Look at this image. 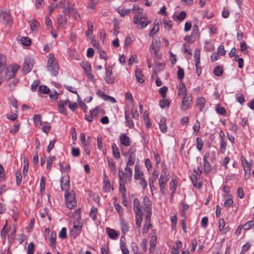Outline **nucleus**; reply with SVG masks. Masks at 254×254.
<instances>
[{
	"label": "nucleus",
	"instance_id": "nucleus-1",
	"mask_svg": "<svg viewBox=\"0 0 254 254\" xmlns=\"http://www.w3.org/2000/svg\"><path fill=\"white\" fill-rule=\"evenodd\" d=\"M47 68L52 76H56L59 73V67L56 58L52 54L49 55Z\"/></svg>",
	"mask_w": 254,
	"mask_h": 254
},
{
	"label": "nucleus",
	"instance_id": "nucleus-2",
	"mask_svg": "<svg viewBox=\"0 0 254 254\" xmlns=\"http://www.w3.org/2000/svg\"><path fill=\"white\" fill-rule=\"evenodd\" d=\"M66 206L69 209H72L76 205L75 194L73 192H68L64 194Z\"/></svg>",
	"mask_w": 254,
	"mask_h": 254
},
{
	"label": "nucleus",
	"instance_id": "nucleus-3",
	"mask_svg": "<svg viewBox=\"0 0 254 254\" xmlns=\"http://www.w3.org/2000/svg\"><path fill=\"white\" fill-rule=\"evenodd\" d=\"M19 68V66L17 65H10L7 66L5 72L4 79L7 81L12 78Z\"/></svg>",
	"mask_w": 254,
	"mask_h": 254
},
{
	"label": "nucleus",
	"instance_id": "nucleus-4",
	"mask_svg": "<svg viewBox=\"0 0 254 254\" xmlns=\"http://www.w3.org/2000/svg\"><path fill=\"white\" fill-rule=\"evenodd\" d=\"M133 22L137 25L139 29L145 28L149 23L146 20V18L142 15H135L133 18Z\"/></svg>",
	"mask_w": 254,
	"mask_h": 254
},
{
	"label": "nucleus",
	"instance_id": "nucleus-5",
	"mask_svg": "<svg viewBox=\"0 0 254 254\" xmlns=\"http://www.w3.org/2000/svg\"><path fill=\"white\" fill-rule=\"evenodd\" d=\"M80 65L84 69L87 78L93 81L94 80V76L92 74V69L90 64L87 62H82L80 63Z\"/></svg>",
	"mask_w": 254,
	"mask_h": 254
},
{
	"label": "nucleus",
	"instance_id": "nucleus-6",
	"mask_svg": "<svg viewBox=\"0 0 254 254\" xmlns=\"http://www.w3.org/2000/svg\"><path fill=\"white\" fill-rule=\"evenodd\" d=\"M160 47V42L156 39H153L150 46V51L151 53H153L155 57L160 58L161 56L158 54V51Z\"/></svg>",
	"mask_w": 254,
	"mask_h": 254
},
{
	"label": "nucleus",
	"instance_id": "nucleus-7",
	"mask_svg": "<svg viewBox=\"0 0 254 254\" xmlns=\"http://www.w3.org/2000/svg\"><path fill=\"white\" fill-rule=\"evenodd\" d=\"M135 151L136 150L133 147H131L129 149L127 153L128 157L127 161V166L130 167L134 164L135 161Z\"/></svg>",
	"mask_w": 254,
	"mask_h": 254
},
{
	"label": "nucleus",
	"instance_id": "nucleus-8",
	"mask_svg": "<svg viewBox=\"0 0 254 254\" xmlns=\"http://www.w3.org/2000/svg\"><path fill=\"white\" fill-rule=\"evenodd\" d=\"M113 68L111 66L106 67V74L104 79L108 84H112L114 82V77L112 76Z\"/></svg>",
	"mask_w": 254,
	"mask_h": 254
},
{
	"label": "nucleus",
	"instance_id": "nucleus-9",
	"mask_svg": "<svg viewBox=\"0 0 254 254\" xmlns=\"http://www.w3.org/2000/svg\"><path fill=\"white\" fill-rule=\"evenodd\" d=\"M74 4L71 2L68 3V10L66 13L69 14V17H72L75 19L77 20L79 18L80 16L76 10L74 8Z\"/></svg>",
	"mask_w": 254,
	"mask_h": 254
},
{
	"label": "nucleus",
	"instance_id": "nucleus-10",
	"mask_svg": "<svg viewBox=\"0 0 254 254\" xmlns=\"http://www.w3.org/2000/svg\"><path fill=\"white\" fill-rule=\"evenodd\" d=\"M33 67V61L30 58H27L25 60L24 64L23 66V70L24 73H27L32 69Z\"/></svg>",
	"mask_w": 254,
	"mask_h": 254
},
{
	"label": "nucleus",
	"instance_id": "nucleus-11",
	"mask_svg": "<svg viewBox=\"0 0 254 254\" xmlns=\"http://www.w3.org/2000/svg\"><path fill=\"white\" fill-rule=\"evenodd\" d=\"M61 182V188L63 191H65V193L68 192L70 185H69V179L68 176L64 181V178H61L60 180Z\"/></svg>",
	"mask_w": 254,
	"mask_h": 254
},
{
	"label": "nucleus",
	"instance_id": "nucleus-12",
	"mask_svg": "<svg viewBox=\"0 0 254 254\" xmlns=\"http://www.w3.org/2000/svg\"><path fill=\"white\" fill-rule=\"evenodd\" d=\"M0 17L2 18L6 23L10 22L12 20V17L9 11L0 10Z\"/></svg>",
	"mask_w": 254,
	"mask_h": 254
},
{
	"label": "nucleus",
	"instance_id": "nucleus-13",
	"mask_svg": "<svg viewBox=\"0 0 254 254\" xmlns=\"http://www.w3.org/2000/svg\"><path fill=\"white\" fill-rule=\"evenodd\" d=\"M82 228V224L78 222L77 224H74V226L70 231L71 236L75 237L80 232Z\"/></svg>",
	"mask_w": 254,
	"mask_h": 254
},
{
	"label": "nucleus",
	"instance_id": "nucleus-14",
	"mask_svg": "<svg viewBox=\"0 0 254 254\" xmlns=\"http://www.w3.org/2000/svg\"><path fill=\"white\" fill-rule=\"evenodd\" d=\"M120 141L121 144L125 146H128L130 145V138L125 133H122L121 134Z\"/></svg>",
	"mask_w": 254,
	"mask_h": 254
},
{
	"label": "nucleus",
	"instance_id": "nucleus-15",
	"mask_svg": "<svg viewBox=\"0 0 254 254\" xmlns=\"http://www.w3.org/2000/svg\"><path fill=\"white\" fill-rule=\"evenodd\" d=\"M190 101L191 98L190 96H184L182 100V110H186L188 108Z\"/></svg>",
	"mask_w": 254,
	"mask_h": 254
},
{
	"label": "nucleus",
	"instance_id": "nucleus-16",
	"mask_svg": "<svg viewBox=\"0 0 254 254\" xmlns=\"http://www.w3.org/2000/svg\"><path fill=\"white\" fill-rule=\"evenodd\" d=\"M143 172L141 170H140L139 166L137 165H135L134 167V179L138 180L139 179L143 177Z\"/></svg>",
	"mask_w": 254,
	"mask_h": 254
},
{
	"label": "nucleus",
	"instance_id": "nucleus-17",
	"mask_svg": "<svg viewBox=\"0 0 254 254\" xmlns=\"http://www.w3.org/2000/svg\"><path fill=\"white\" fill-rule=\"evenodd\" d=\"M178 95L181 96L186 95L187 89L185 84L183 82H180L178 86Z\"/></svg>",
	"mask_w": 254,
	"mask_h": 254
},
{
	"label": "nucleus",
	"instance_id": "nucleus-18",
	"mask_svg": "<svg viewBox=\"0 0 254 254\" xmlns=\"http://www.w3.org/2000/svg\"><path fill=\"white\" fill-rule=\"evenodd\" d=\"M107 162L108 166L110 169V170L111 172L115 175L117 173V169H116V166L113 162V159L111 158H107Z\"/></svg>",
	"mask_w": 254,
	"mask_h": 254
},
{
	"label": "nucleus",
	"instance_id": "nucleus-19",
	"mask_svg": "<svg viewBox=\"0 0 254 254\" xmlns=\"http://www.w3.org/2000/svg\"><path fill=\"white\" fill-rule=\"evenodd\" d=\"M209 154L208 153H205L204 155L203 160V167L204 170L205 172H209L210 171V167L209 162L207 161V158H208Z\"/></svg>",
	"mask_w": 254,
	"mask_h": 254
},
{
	"label": "nucleus",
	"instance_id": "nucleus-20",
	"mask_svg": "<svg viewBox=\"0 0 254 254\" xmlns=\"http://www.w3.org/2000/svg\"><path fill=\"white\" fill-rule=\"evenodd\" d=\"M142 212L135 213V224L140 229L142 220Z\"/></svg>",
	"mask_w": 254,
	"mask_h": 254
},
{
	"label": "nucleus",
	"instance_id": "nucleus-21",
	"mask_svg": "<svg viewBox=\"0 0 254 254\" xmlns=\"http://www.w3.org/2000/svg\"><path fill=\"white\" fill-rule=\"evenodd\" d=\"M120 225L122 233L125 234L128 231V226L127 222L124 219H121Z\"/></svg>",
	"mask_w": 254,
	"mask_h": 254
},
{
	"label": "nucleus",
	"instance_id": "nucleus-22",
	"mask_svg": "<svg viewBox=\"0 0 254 254\" xmlns=\"http://www.w3.org/2000/svg\"><path fill=\"white\" fill-rule=\"evenodd\" d=\"M112 153L113 156L116 159H119L120 158V153L119 150L115 143H113L112 145Z\"/></svg>",
	"mask_w": 254,
	"mask_h": 254
},
{
	"label": "nucleus",
	"instance_id": "nucleus-23",
	"mask_svg": "<svg viewBox=\"0 0 254 254\" xmlns=\"http://www.w3.org/2000/svg\"><path fill=\"white\" fill-rule=\"evenodd\" d=\"M133 210L135 213L142 212L140 207L139 201L137 198L133 200Z\"/></svg>",
	"mask_w": 254,
	"mask_h": 254
},
{
	"label": "nucleus",
	"instance_id": "nucleus-24",
	"mask_svg": "<svg viewBox=\"0 0 254 254\" xmlns=\"http://www.w3.org/2000/svg\"><path fill=\"white\" fill-rule=\"evenodd\" d=\"M135 76L137 81L139 83H143L144 81V76L142 74V71L139 69L135 70Z\"/></svg>",
	"mask_w": 254,
	"mask_h": 254
},
{
	"label": "nucleus",
	"instance_id": "nucleus-25",
	"mask_svg": "<svg viewBox=\"0 0 254 254\" xmlns=\"http://www.w3.org/2000/svg\"><path fill=\"white\" fill-rule=\"evenodd\" d=\"M166 121L165 118H162L159 123V127L162 132H166L167 130V127L165 123Z\"/></svg>",
	"mask_w": 254,
	"mask_h": 254
},
{
	"label": "nucleus",
	"instance_id": "nucleus-26",
	"mask_svg": "<svg viewBox=\"0 0 254 254\" xmlns=\"http://www.w3.org/2000/svg\"><path fill=\"white\" fill-rule=\"evenodd\" d=\"M125 119L126 122V126L129 128H133L134 127V123L132 120L130 118L129 115L127 113L125 112Z\"/></svg>",
	"mask_w": 254,
	"mask_h": 254
},
{
	"label": "nucleus",
	"instance_id": "nucleus-27",
	"mask_svg": "<svg viewBox=\"0 0 254 254\" xmlns=\"http://www.w3.org/2000/svg\"><path fill=\"white\" fill-rule=\"evenodd\" d=\"M6 64L5 57L2 54H0V74L5 68Z\"/></svg>",
	"mask_w": 254,
	"mask_h": 254
},
{
	"label": "nucleus",
	"instance_id": "nucleus-28",
	"mask_svg": "<svg viewBox=\"0 0 254 254\" xmlns=\"http://www.w3.org/2000/svg\"><path fill=\"white\" fill-rule=\"evenodd\" d=\"M107 232L109 237L112 239H116L118 236V233L114 229L109 228H107Z\"/></svg>",
	"mask_w": 254,
	"mask_h": 254
},
{
	"label": "nucleus",
	"instance_id": "nucleus-29",
	"mask_svg": "<svg viewBox=\"0 0 254 254\" xmlns=\"http://www.w3.org/2000/svg\"><path fill=\"white\" fill-rule=\"evenodd\" d=\"M120 182V192L122 193V196L123 198H126V189L125 187V185L127 184V181H124L123 182Z\"/></svg>",
	"mask_w": 254,
	"mask_h": 254
},
{
	"label": "nucleus",
	"instance_id": "nucleus-30",
	"mask_svg": "<svg viewBox=\"0 0 254 254\" xmlns=\"http://www.w3.org/2000/svg\"><path fill=\"white\" fill-rule=\"evenodd\" d=\"M60 169L62 172H69L70 167L69 164L64 163H60Z\"/></svg>",
	"mask_w": 254,
	"mask_h": 254
},
{
	"label": "nucleus",
	"instance_id": "nucleus-31",
	"mask_svg": "<svg viewBox=\"0 0 254 254\" xmlns=\"http://www.w3.org/2000/svg\"><path fill=\"white\" fill-rule=\"evenodd\" d=\"M196 102L197 106L199 108V110L201 111L205 105V101L204 98L203 97H199L196 99Z\"/></svg>",
	"mask_w": 254,
	"mask_h": 254
},
{
	"label": "nucleus",
	"instance_id": "nucleus-32",
	"mask_svg": "<svg viewBox=\"0 0 254 254\" xmlns=\"http://www.w3.org/2000/svg\"><path fill=\"white\" fill-rule=\"evenodd\" d=\"M40 26L39 23L35 19H33L30 21V28L32 31H36Z\"/></svg>",
	"mask_w": 254,
	"mask_h": 254
},
{
	"label": "nucleus",
	"instance_id": "nucleus-33",
	"mask_svg": "<svg viewBox=\"0 0 254 254\" xmlns=\"http://www.w3.org/2000/svg\"><path fill=\"white\" fill-rule=\"evenodd\" d=\"M125 171L126 179L127 178L129 181H131L132 173L130 167L126 166L125 168Z\"/></svg>",
	"mask_w": 254,
	"mask_h": 254
},
{
	"label": "nucleus",
	"instance_id": "nucleus-34",
	"mask_svg": "<svg viewBox=\"0 0 254 254\" xmlns=\"http://www.w3.org/2000/svg\"><path fill=\"white\" fill-rule=\"evenodd\" d=\"M131 9H123L121 7H119L117 9L118 12L120 14V15L123 17L126 15H128L130 12Z\"/></svg>",
	"mask_w": 254,
	"mask_h": 254
},
{
	"label": "nucleus",
	"instance_id": "nucleus-35",
	"mask_svg": "<svg viewBox=\"0 0 254 254\" xmlns=\"http://www.w3.org/2000/svg\"><path fill=\"white\" fill-rule=\"evenodd\" d=\"M97 146L98 149L100 150H102L104 154H106V151L103 146L102 143V138L101 136H98L97 137Z\"/></svg>",
	"mask_w": 254,
	"mask_h": 254
},
{
	"label": "nucleus",
	"instance_id": "nucleus-36",
	"mask_svg": "<svg viewBox=\"0 0 254 254\" xmlns=\"http://www.w3.org/2000/svg\"><path fill=\"white\" fill-rule=\"evenodd\" d=\"M182 246V242L180 241H177L176 243V246L172 248V253L174 254H178L180 252L179 248Z\"/></svg>",
	"mask_w": 254,
	"mask_h": 254
},
{
	"label": "nucleus",
	"instance_id": "nucleus-37",
	"mask_svg": "<svg viewBox=\"0 0 254 254\" xmlns=\"http://www.w3.org/2000/svg\"><path fill=\"white\" fill-rule=\"evenodd\" d=\"M225 201L224 202V206L226 207H229L233 203V200L229 195H225Z\"/></svg>",
	"mask_w": 254,
	"mask_h": 254
},
{
	"label": "nucleus",
	"instance_id": "nucleus-38",
	"mask_svg": "<svg viewBox=\"0 0 254 254\" xmlns=\"http://www.w3.org/2000/svg\"><path fill=\"white\" fill-rule=\"evenodd\" d=\"M63 8V12L66 13L67 10H68V5L65 6V0H61L59 3L56 5Z\"/></svg>",
	"mask_w": 254,
	"mask_h": 254
},
{
	"label": "nucleus",
	"instance_id": "nucleus-39",
	"mask_svg": "<svg viewBox=\"0 0 254 254\" xmlns=\"http://www.w3.org/2000/svg\"><path fill=\"white\" fill-rule=\"evenodd\" d=\"M143 203L147 210L151 209L150 207L151 205V201L148 196H144L143 198Z\"/></svg>",
	"mask_w": 254,
	"mask_h": 254
},
{
	"label": "nucleus",
	"instance_id": "nucleus-40",
	"mask_svg": "<svg viewBox=\"0 0 254 254\" xmlns=\"http://www.w3.org/2000/svg\"><path fill=\"white\" fill-rule=\"evenodd\" d=\"M132 11L133 13H135V15H142L143 9L137 5H134L132 8Z\"/></svg>",
	"mask_w": 254,
	"mask_h": 254
},
{
	"label": "nucleus",
	"instance_id": "nucleus-41",
	"mask_svg": "<svg viewBox=\"0 0 254 254\" xmlns=\"http://www.w3.org/2000/svg\"><path fill=\"white\" fill-rule=\"evenodd\" d=\"M21 44L24 46H28L31 44V40L29 38L23 37L20 40Z\"/></svg>",
	"mask_w": 254,
	"mask_h": 254
},
{
	"label": "nucleus",
	"instance_id": "nucleus-42",
	"mask_svg": "<svg viewBox=\"0 0 254 254\" xmlns=\"http://www.w3.org/2000/svg\"><path fill=\"white\" fill-rule=\"evenodd\" d=\"M58 23L60 25H64L67 23V18L65 16L60 15L57 18Z\"/></svg>",
	"mask_w": 254,
	"mask_h": 254
},
{
	"label": "nucleus",
	"instance_id": "nucleus-43",
	"mask_svg": "<svg viewBox=\"0 0 254 254\" xmlns=\"http://www.w3.org/2000/svg\"><path fill=\"white\" fill-rule=\"evenodd\" d=\"M159 30V25L158 23H156V22H154V26L153 28L150 30L149 33V36L150 37L153 36L156 33H157Z\"/></svg>",
	"mask_w": 254,
	"mask_h": 254
},
{
	"label": "nucleus",
	"instance_id": "nucleus-44",
	"mask_svg": "<svg viewBox=\"0 0 254 254\" xmlns=\"http://www.w3.org/2000/svg\"><path fill=\"white\" fill-rule=\"evenodd\" d=\"M88 30L86 32V34L88 37H90L92 35L93 30V25L92 23L87 22Z\"/></svg>",
	"mask_w": 254,
	"mask_h": 254
},
{
	"label": "nucleus",
	"instance_id": "nucleus-45",
	"mask_svg": "<svg viewBox=\"0 0 254 254\" xmlns=\"http://www.w3.org/2000/svg\"><path fill=\"white\" fill-rule=\"evenodd\" d=\"M223 72V69L221 66H216L214 68L213 72L215 75L220 76L222 75Z\"/></svg>",
	"mask_w": 254,
	"mask_h": 254
},
{
	"label": "nucleus",
	"instance_id": "nucleus-46",
	"mask_svg": "<svg viewBox=\"0 0 254 254\" xmlns=\"http://www.w3.org/2000/svg\"><path fill=\"white\" fill-rule=\"evenodd\" d=\"M197 149L200 152L202 149L203 145V141L201 138L197 137L196 139Z\"/></svg>",
	"mask_w": 254,
	"mask_h": 254
},
{
	"label": "nucleus",
	"instance_id": "nucleus-47",
	"mask_svg": "<svg viewBox=\"0 0 254 254\" xmlns=\"http://www.w3.org/2000/svg\"><path fill=\"white\" fill-rule=\"evenodd\" d=\"M119 182L127 181L125 172L122 169L119 170Z\"/></svg>",
	"mask_w": 254,
	"mask_h": 254
},
{
	"label": "nucleus",
	"instance_id": "nucleus-48",
	"mask_svg": "<svg viewBox=\"0 0 254 254\" xmlns=\"http://www.w3.org/2000/svg\"><path fill=\"white\" fill-rule=\"evenodd\" d=\"M39 91L43 94H48L50 93V89L45 85H41L39 87Z\"/></svg>",
	"mask_w": 254,
	"mask_h": 254
},
{
	"label": "nucleus",
	"instance_id": "nucleus-49",
	"mask_svg": "<svg viewBox=\"0 0 254 254\" xmlns=\"http://www.w3.org/2000/svg\"><path fill=\"white\" fill-rule=\"evenodd\" d=\"M186 16V12L185 11H182L179 15H178L176 17H175V15L173 16L174 19L179 20L180 21H182L185 19Z\"/></svg>",
	"mask_w": 254,
	"mask_h": 254
},
{
	"label": "nucleus",
	"instance_id": "nucleus-50",
	"mask_svg": "<svg viewBox=\"0 0 254 254\" xmlns=\"http://www.w3.org/2000/svg\"><path fill=\"white\" fill-rule=\"evenodd\" d=\"M253 227H254V221H250L244 225L243 228L245 230H248Z\"/></svg>",
	"mask_w": 254,
	"mask_h": 254
},
{
	"label": "nucleus",
	"instance_id": "nucleus-51",
	"mask_svg": "<svg viewBox=\"0 0 254 254\" xmlns=\"http://www.w3.org/2000/svg\"><path fill=\"white\" fill-rule=\"evenodd\" d=\"M34 120L36 125L42 126V123L41 121V116L40 115H35L34 116Z\"/></svg>",
	"mask_w": 254,
	"mask_h": 254
},
{
	"label": "nucleus",
	"instance_id": "nucleus-52",
	"mask_svg": "<svg viewBox=\"0 0 254 254\" xmlns=\"http://www.w3.org/2000/svg\"><path fill=\"white\" fill-rule=\"evenodd\" d=\"M177 75L179 79L182 80L184 77V71L180 66H178Z\"/></svg>",
	"mask_w": 254,
	"mask_h": 254
},
{
	"label": "nucleus",
	"instance_id": "nucleus-53",
	"mask_svg": "<svg viewBox=\"0 0 254 254\" xmlns=\"http://www.w3.org/2000/svg\"><path fill=\"white\" fill-rule=\"evenodd\" d=\"M157 241V237L155 235L151 237V240L150 241V248L154 249Z\"/></svg>",
	"mask_w": 254,
	"mask_h": 254
},
{
	"label": "nucleus",
	"instance_id": "nucleus-54",
	"mask_svg": "<svg viewBox=\"0 0 254 254\" xmlns=\"http://www.w3.org/2000/svg\"><path fill=\"white\" fill-rule=\"evenodd\" d=\"M15 178L16 184L19 185L22 181V175L20 172L17 171L15 172Z\"/></svg>",
	"mask_w": 254,
	"mask_h": 254
},
{
	"label": "nucleus",
	"instance_id": "nucleus-55",
	"mask_svg": "<svg viewBox=\"0 0 254 254\" xmlns=\"http://www.w3.org/2000/svg\"><path fill=\"white\" fill-rule=\"evenodd\" d=\"M140 181L139 182V185L141 186V188H142L143 190H144L146 189V188L147 187V181L145 180V179H144V177H142V178H141L140 179H139V180Z\"/></svg>",
	"mask_w": 254,
	"mask_h": 254
},
{
	"label": "nucleus",
	"instance_id": "nucleus-56",
	"mask_svg": "<svg viewBox=\"0 0 254 254\" xmlns=\"http://www.w3.org/2000/svg\"><path fill=\"white\" fill-rule=\"evenodd\" d=\"M163 177L165 178L169 179L170 178V175L168 170L166 167L163 168L161 172V174L160 175V177Z\"/></svg>",
	"mask_w": 254,
	"mask_h": 254
},
{
	"label": "nucleus",
	"instance_id": "nucleus-57",
	"mask_svg": "<svg viewBox=\"0 0 254 254\" xmlns=\"http://www.w3.org/2000/svg\"><path fill=\"white\" fill-rule=\"evenodd\" d=\"M34 252V244L31 242L28 244L27 247V254H33Z\"/></svg>",
	"mask_w": 254,
	"mask_h": 254
},
{
	"label": "nucleus",
	"instance_id": "nucleus-58",
	"mask_svg": "<svg viewBox=\"0 0 254 254\" xmlns=\"http://www.w3.org/2000/svg\"><path fill=\"white\" fill-rule=\"evenodd\" d=\"M160 106L161 108H163L165 107H168L169 106V102L168 99L163 98L162 100L160 102Z\"/></svg>",
	"mask_w": 254,
	"mask_h": 254
},
{
	"label": "nucleus",
	"instance_id": "nucleus-59",
	"mask_svg": "<svg viewBox=\"0 0 254 254\" xmlns=\"http://www.w3.org/2000/svg\"><path fill=\"white\" fill-rule=\"evenodd\" d=\"M56 234L55 232H52V233L51 234V236H50V242L51 243V246L53 245L55 246V245L56 243Z\"/></svg>",
	"mask_w": 254,
	"mask_h": 254
},
{
	"label": "nucleus",
	"instance_id": "nucleus-60",
	"mask_svg": "<svg viewBox=\"0 0 254 254\" xmlns=\"http://www.w3.org/2000/svg\"><path fill=\"white\" fill-rule=\"evenodd\" d=\"M190 178L193 185L195 187H197L198 189H200L201 187V185L200 184L197 185V178L195 175H192L191 176Z\"/></svg>",
	"mask_w": 254,
	"mask_h": 254
},
{
	"label": "nucleus",
	"instance_id": "nucleus-61",
	"mask_svg": "<svg viewBox=\"0 0 254 254\" xmlns=\"http://www.w3.org/2000/svg\"><path fill=\"white\" fill-rule=\"evenodd\" d=\"M59 237L62 239H65L67 237L66 229L65 228L63 227L62 229L59 233Z\"/></svg>",
	"mask_w": 254,
	"mask_h": 254
},
{
	"label": "nucleus",
	"instance_id": "nucleus-62",
	"mask_svg": "<svg viewBox=\"0 0 254 254\" xmlns=\"http://www.w3.org/2000/svg\"><path fill=\"white\" fill-rule=\"evenodd\" d=\"M241 159L242 161L243 166L244 167V168L250 167V164L248 162V161L247 160L245 157L242 156L241 157Z\"/></svg>",
	"mask_w": 254,
	"mask_h": 254
},
{
	"label": "nucleus",
	"instance_id": "nucleus-63",
	"mask_svg": "<svg viewBox=\"0 0 254 254\" xmlns=\"http://www.w3.org/2000/svg\"><path fill=\"white\" fill-rule=\"evenodd\" d=\"M115 209L118 211L119 214L121 217H122L124 215V211L122 207L119 204H115Z\"/></svg>",
	"mask_w": 254,
	"mask_h": 254
},
{
	"label": "nucleus",
	"instance_id": "nucleus-64",
	"mask_svg": "<svg viewBox=\"0 0 254 254\" xmlns=\"http://www.w3.org/2000/svg\"><path fill=\"white\" fill-rule=\"evenodd\" d=\"M97 212V209L96 208H92L90 212V216L93 219V220L96 219V214Z\"/></svg>",
	"mask_w": 254,
	"mask_h": 254
}]
</instances>
